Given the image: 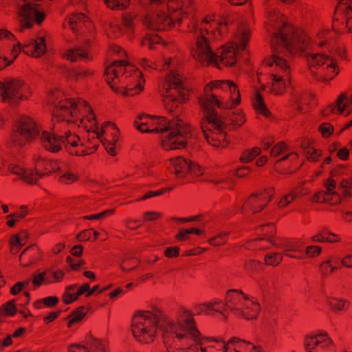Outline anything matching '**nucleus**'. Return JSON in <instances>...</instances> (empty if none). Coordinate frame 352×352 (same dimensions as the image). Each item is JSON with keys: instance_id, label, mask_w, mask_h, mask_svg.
I'll list each match as a JSON object with an SVG mask.
<instances>
[{"instance_id": "f257e3e1", "label": "nucleus", "mask_w": 352, "mask_h": 352, "mask_svg": "<svg viewBox=\"0 0 352 352\" xmlns=\"http://www.w3.org/2000/svg\"><path fill=\"white\" fill-rule=\"evenodd\" d=\"M268 24L274 30L271 41L273 54L265 60L271 68L268 86L271 93L282 94L289 85L290 66L285 54H302L307 58L311 69H315L316 76L323 81H329L339 73L336 56L346 58L342 48H334L331 43H326L327 31L318 32L312 41L302 30L287 23L285 16L279 12L272 11L268 15Z\"/></svg>"}, {"instance_id": "f03ea898", "label": "nucleus", "mask_w": 352, "mask_h": 352, "mask_svg": "<svg viewBox=\"0 0 352 352\" xmlns=\"http://www.w3.org/2000/svg\"><path fill=\"white\" fill-rule=\"evenodd\" d=\"M226 27L212 16H207L200 23L193 25L191 30L195 45L192 50L195 59L202 65H212L217 67L220 63L232 66L236 62V54L239 50H245L250 39V30L246 23H239L232 41L223 46L215 54L211 49L210 43L216 40Z\"/></svg>"}, {"instance_id": "7ed1b4c3", "label": "nucleus", "mask_w": 352, "mask_h": 352, "mask_svg": "<svg viewBox=\"0 0 352 352\" xmlns=\"http://www.w3.org/2000/svg\"><path fill=\"white\" fill-rule=\"evenodd\" d=\"M201 108L206 112L201 124L207 142L218 147L224 138L226 124L217 113L214 107L220 109H232L241 102V94L236 83L230 80H214L207 84L199 98Z\"/></svg>"}, {"instance_id": "20e7f679", "label": "nucleus", "mask_w": 352, "mask_h": 352, "mask_svg": "<svg viewBox=\"0 0 352 352\" xmlns=\"http://www.w3.org/2000/svg\"><path fill=\"white\" fill-rule=\"evenodd\" d=\"M135 128L142 133L161 135L162 145L166 151L186 148L189 153L199 151V146L193 144L190 126L182 119L171 122L162 116L140 115L134 121Z\"/></svg>"}, {"instance_id": "39448f33", "label": "nucleus", "mask_w": 352, "mask_h": 352, "mask_svg": "<svg viewBox=\"0 0 352 352\" xmlns=\"http://www.w3.org/2000/svg\"><path fill=\"white\" fill-rule=\"evenodd\" d=\"M158 3L155 12L145 19L144 23L153 30H166L191 14L193 0H151Z\"/></svg>"}, {"instance_id": "423d86ee", "label": "nucleus", "mask_w": 352, "mask_h": 352, "mask_svg": "<svg viewBox=\"0 0 352 352\" xmlns=\"http://www.w3.org/2000/svg\"><path fill=\"white\" fill-rule=\"evenodd\" d=\"M106 81L116 92L128 96L140 93L144 80L140 71L124 60L113 61L105 70Z\"/></svg>"}, {"instance_id": "0eeeda50", "label": "nucleus", "mask_w": 352, "mask_h": 352, "mask_svg": "<svg viewBox=\"0 0 352 352\" xmlns=\"http://www.w3.org/2000/svg\"><path fill=\"white\" fill-rule=\"evenodd\" d=\"M94 114L91 107L82 99L60 101L54 111V120L75 124L85 129L87 115Z\"/></svg>"}, {"instance_id": "6e6552de", "label": "nucleus", "mask_w": 352, "mask_h": 352, "mask_svg": "<svg viewBox=\"0 0 352 352\" xmlns=\"http://www.w3.org/2000/svg\"><path fill=\"white\" fill-rule=\"evenodd\" d=\"M163 103L168 112H173L179 104L187 100L182 78L177 72L171 70L165 78L163 85Z\"/></svg>"}, {"instance_id": "1a4fd4ad", "label": "nucleus", "mask_w": 352, "mask_h": 352, "mask_svg": "<svg viewBox=\"0 0 352 352\" xmlns=\"http://www.w3.org/2000/svg\"><path fill=\"white\" fill-rule=\"evenodd\" d=\"M87 121L88 124H85V129L88 133H92L96 135L107 153L118 151L116 142L118 140L119 131L113 123L107 122L99 126L94 114L87 115Z\"/></svg>"}, {"instance_id": "9d476101", "label": "nucleus", "mask_w": 352, "mask_h": 352, "mask_svg": "<svg viewBox=\"0 0 352 352\" xmlns=\"http://www.w3.org/2000/svg\"><path fill=\"white\" fill-rule=\"evenodd\" d=\"M32 89L29 85L20 78H6L0 80V97L2 102L9 104H17L30 98Z\"/></svg>"}, {"instance_id": "9b49d317", "label": "nucleus", "mask_w": 352, "mask_h": 352, "mask_svg": "<svg viewBox=\"0 0 352 352\" xmlns=\"http://www.w3.org/2000/svg\"><path fill=\"white\" fill-rule=\"evenodd\" d=\"M38 133V127L34 119L29 116L22 118L17 126L16 131L12 135L11 141L8 146L17 151L19 148L26 145V143L33 140Z\"/></svg>"}, {"instance_id": "f8f14e48", "label": "nucleus", "mask_w": 352, "mask_h": 352, "mask_svg": "<svg viewBox=\"0 0 352 352\" xmlns=\"http://www.w3.org/2000/svg\"><path fill=\"white\" fill-rule=\"evenodd\" d=\"M187 313L188 317L184 319L183 322H178L181 329L184 330V333H178L175 325L173 331L168 333L162 332V337L165 344L168 342L166 339L168 338V334L171 333L173 335L175 333L177 338L186 342L187 345L195 342L199 344V345H203L201 334L196 327L192 314L189 311H187Z\"/></svg>"}, {"instance_id": "ddd939ff", "label": "nucleus", "mask_w": 352, "mask_h": 352, "mask_svg": "<svg viewBox=\"0 0 352 352\" xmlns=\"http://www.w3.org/2000/svg\"><path fill=\"white\" fill-rule=\"evenodd\" d=\"M132 318L144 324H149V326H154L164 333L172 332L175 330L174 321L166 317L159 309H155V313L150 311H138Z\"/></svg>"}, {"instance_id": "4468645a", "label": "nucleus", "mask_w": 352, "mask_h": 352, "mask_svg": "<svg viewBox=\"0 0 352 352\" xmlns=\"http://www.w3.org/2000/svg\"><path fill=\"white\" fill-rule=\"evenodd\" d=\"M275 194L273 187L264 189L261 192L252 193L241 206V212L245 215L255 214L262 211L272 200Z\"/></svg>"}, {"instance_id": "2eb2a0df", "label": "nucleus", "mask_w": 352, "mask_h": 352, "mask_svg": "<svg viewBox=\"0 0 352 352\" xmlns=\"http://www.w3.org/2000/svg\"><path fill=\"white\" fill-rule=\"evenodd\" d=\"M158 328L144 324L133 319L131 320V331L134 338L139 342L148 344L153 342Z\"/></svg>"}, {"instance_id": "dca6fc26", "label": "nucleus", "mask_w": 352, "mask_h": 352, "mask_svg": "<svg viewBox=\"0 0 352 352\" xmlns=\"http://www.w3.org/2000/svg\"><path fill=\"white\" fill-rule=\"evenodd\" d=\"M304 346L307 352H314V350L318 352L320 348L333 347L334 343L324 331L315 335L305 336Z\"/></svg>"}, {"instance_id": "f3484780", "label": "nucleus", "mask_w": 352, "mask_h": 352, "mask_svg": "<svg viewBox=\"0 0 352 352\" xmlns=\"http://www.w3.org/2000/svg\"><path fill=\"white\" fill-rule=\"evenodd\" d=\"M54 131L52 133L44 131L41 135V142L43 146L47 151L56 153L61 149L63 144L61 135H58V132H60V127L58 124H54Z\"/></svg>"}, {"instance_id": "a211bd4d", "label": "nucleus", "mask_w": 352, "mask_h": 352, "mask_svg": "<svg viewBox=\"0 0 352 352\" xmlns=\"http://www.w3.org/2000/svg\"><path fill=\"white\" fill-rule=\"evenodd\" d=\"M122 23L124 27V30L121 27V23L119 21L111 20L109 21L105 29L107 36L110 38H118L124 34V32L129 34L133 31V22L130 16H124Z\"/></svg>"}, {"instance_id": "6ab92c4d", "label": "nucleus", "mask_w": 352, "mask_h": 352, "mask_svg": "<svg viewBox=\"0 0 352 352\" xmlns=\"http://www.w3.org/2000/svg\"><path fill=\"white\" fill-rule=\"evenodd\" d=\"M336 15L342 18L341 23L349 32L352 31V0H340Z\"/></svg>"}, {"instance_id": "aec40b11", "label": "nucleus", "mask_w": 352, "mask_h": 352, "mask_svg": "<svg viewBox=\"0 0 352 352\" xmlns=\"http://www.w3.org/2000/svg\"><path fill=\"white\" fill-rule=\"evenodd\" d=\"M290 155H283L281 158L277 160L274 163V169L280 174H292L296 173L303 164L304 160H300L298 155L290 160L291 165L289 166H282V163L287 162Z\"/></svg>"}, {"instance_id": "412c9836", "label": "nucleus", "mask_w": 352, "mask_h": 352, "mask_svg": "<svg viewBox=\"0 0 352 352\" xmlns=\"http://www.w3.org/2000/svg\"><path fill=\"white\" fill-rule=\"evenodd\" d=\"M34 160L35 170L37 171V175L40 177L48 175L59 168L56 162L46 157L42 158L38 156L37 158H34Z\"/></svg>"}, {"instance_id": "4be33fe9", "label": "nucleus", "mask_w": 352, "mask_h": 352, "mask_svg": "<svg viewBox=\"0 0 352 352\" xmlns=\"http://www.w3.org/2000/svg\"><path fill=\"white\" fill-rule=\"evenodd\" d=\"M61 138L63 144H65L67 151L70 154H78L84 152L83 145L80 142V138L76 134L68 131L61 135Z\"/></svg>"}, {"instance_id": "5701e85b", "label": "nucleus", "mask_w": 352, "mask_h": 352, "mask_svg": "<svg viewBox=\"0 0 352 352\" xmlns=\"http://www.w3.org/2000/svg\"><path fill=\"white\" fill-rule=\"evenodd\" d=\"M352 111L351 103L346 100L344 95H341L337 100L336 104L334 107L330 106L323 111V116L329 117L331 113H340L348 116Z\"/></svg>"}, {"instance_id": "b1692460", "label": "nucleus", "mask_w": 352, "mask_h": 352, "mask_svg": "<svg viewBox=\"0 0 352 352\" xmlns=\"http://www.w3.org/2000/svg\"><path fill=\"white\" fill-rule=\"evenodd\" d=\"M25 49L23 52L34 57L42 56L46 51V45L43 37L31 39L23 45Z\"/></svg>"}, {"instance_id": "393cba45", "label": "nucleus", "mask_w": 352, "mask_h": 352, "mask_svg": "<svg viewBox=\"0 0 352 352\" xmlns=\"http://www.w3.org/2000/svg\"><path fill=\"white\" fill-rule=\"evenodd\" d=\"M9 43L12 45L10 55L6 56L2 52L0 53V70L11 65L22 51L23 45L20 42L15 40Z\"/></svg>"}, {"instance_id": "a878e982", "label": "nucleus", "mask_w": 352, "mask_h": 352, "mask_svg": "<svg viewBox=\"0 0 352 352\" xmlns=\"http://www.w3.org/2000/svg\"><path fill=\"white\" fill-rule=\"evenodd\" d=\"M170 161L173 166V173L179 177H184L188 173L190 169V160H187L182 155H177L175 158L170 159Z\"/></svg>"}, {"instance_id": "bb28decb", "label": "nucleus", "mask_w": 352, "mask_h": 352, "mask_svg": "<svg viewBox=\"0 0 352 352\" xmlns=\"http://www.w3.org/2000/svg\"><path fill=\"white\" fill-rule=\"evenodd\" d=\"M241 294H243V291L241 289H229L226 295L223 311H226V307L230 310L236 307L241 306L242 304Z\"/></svg>"}, {"instance_id": "cd10ccee", "label": "nucleus", "mask_w": 352, "mask_h": 352, "mask_svg": "<svg viewBox=\"0 0 352 352\" xmlns=\"http://www.w3.org/2000/svg\"><path fill=\"white\" fill-rule=\"evenodd\" d=\"M64 56L71 61H76L80 59H89V54L85 47H78L76 48L69 49L64 54Z\"/></svg>"}, {"instance_id": "c85d7f7f", "label": "nucleus", "mask_w": 352, "mask_h": 352, "mask_svg": "<svg viewBox=\"0 0 352 352\" xmlns=\"http://www.w3.org/2000/svg\"><path fill=\"white\" fill-rule=\"evenodd\" d=\"M26 254H30L33 256L32 260L29 261L27 263H21L23 267H29L32 263L34 260L38 259L41 257V251L40 248L36 245V243L32 244L28 247L25 248L21 253L19 256V261L22 260V257L25 256Z\"/></svg>"}, {"instance_id": "c756f323", "label": "nucleus", "mask_w": 352, "mask_h": 352, "mask_svg": "<svg viewBox=\"0 0 352 352\" xmlns=\"http://www.w3.org/2000/svg\"><path fill=\"white\" fill-rule=\"evenodd\" d=\"M87 17L82 13H76L71 15L68 19V25L74 33H76L79 29L87 23Z\"/></svg>"}, {"instance_id": "7c9ffc66", "label": "nucleus", "mask_w": 352, "mask_h": 352, "mask_svg": "<svg viewBox=\"0 0 352 352\" xmlns=\"http://www.w3.org/2000/svg\"><path fill=\"white\" fill-rule=\"evenodd\" d=\"M327 302L330 309L335 313L346 310L350 305L349 301L342 298H328Z\"/></svg>"}, {"instance_id": "2f4dec72", "label": "nucleus", "mask_w": 352, "mask_h": 352, "mask_svg": "<svg viewBox=\"0 0 352 352\" xmlns=\"http://www.w3.org/2000/svg\"><path fill=\"white\" fill-rule=\"evenodd\" d=\"M170 61V58H164V63L161 65L160 63H153L146 58H143L140 60L139 63L145 69L155 68V69L164 70L169 67Z\"/></svg>"}, {"instance_id": "473e14b6", "label": "nucleus", "mask_w": 352, "mask_h": 352, "mask_svg": "<svg viewBox=\"0 0 352 352\" xmlns=\"http://www.w3.org/2000/svg\"><path fill=\"white\" fill-rule=\"evenodd\" d=\"M252 104L257 113H261L265 117L270 116V112L266 107L263 102L262 96L258 91L255 92L254 96L252 99Z\"/></svg>"}, {"instance_id": "72a5a7b5", "label": "nucleus", "mask_w": 352, "mask_h": 352, "mask_svg": "<svg viewBox=\"0 0 352 352\" xmlns=\"http://www.w3.org/2000/svg\"><path fill=\"white\" fill-rule=\"evenodd\" d=\"M18 310L16 306L15 300H8L0 307V316L12 317L15 316Z\"/></svg>"}, {"instance_id": "f704fd0d", "label": "nucleus", "mask_w": 352, "mask_h": 352, "mask_svg": "<svg viewBox=\"0 0 352 352\" xmlns=\"http://www.w3.org/2000/svg\"><path fill=\"white\" fill-rule=\"evenodd\" d=\"M87 342L91 350L96 352H105L104 342L94 338L91 333L86 337Z\"/></svg>"}, {"instance_id": "c9c22d12", "label": "nucleus", "mask_w": 352, "mask_h": 352, "mask_svg": "<svg viewBox=\"0 0 352 352\" xmlns=\"http://www.w3.org/2000/svg\"><path fill=\"white\" fill-rule=\"evenodd\" d=\"M219 305H220V303L218 302H214V303L208 302H205L199 305L197 309L198 310V314H200L201 312H206V315H208L209 313L208 311H214L216 312H219L221 314H223V309H221L219 307Z\"/></svg>"}, {"instance_id": "e433bc0d", "label": "nucleus", "mask_w": 352, "mask_h": 352, "mask_svg": "<svg viewBox=\"0 0 352 352\" xmlns=\"http://www.w3.org/2000/svg\"><path fill=\"white\" fill-rule=\"evenodd\" d=\"M230 124L234 127H240L246 121L244 113L241 110H236L229 116Z\"/></svg>"}, {"instance_id": "4c0bfd02", "label": "nucleus", "mask_w": 352, "mask_h": 352, "mask_svg": "<svg viewBox=\"0 0 352 352\" xmlns=\"http://www.w3.org/2000/svg\"><path fill=\"white\" fill-rule=\"evenodd\" d=\"M324 192L327 193L326 195H323V199H322V203H328L331 205H337L341 203L342 198L339 193L336 191H330L324 190Z\"/></svg>"}, {"instance_id": "58836bf2", "label": "nucleus", "mask_w": 352, "mask_h": 352, "mask_svg": "<svg viewBox=\"0 0 352 352\" xmlns=\"http://www.w3.org/2000/svg\"><path fill=\"white\" fill-rule=\"evenodd\" d=\"M260 311V305L257 302L251 301V307L245 308V320H250L256 318Z\"/></svg>"}, {"instance_id": "ea45409f", "label": "nucleus", "mask_w": 352, "mask_h": 352, "mask_svg": "<svg viewBox=\"0 0 352 352\" xmlns=\"http://www.w3.org/2000/svg\"><path fill=\"white\" fill-rule=\"evenodd\" d=\"M107 6L112 10H122L126 8L129 0H104Z\"/></svg>"}, {"instance_id": "a19ab883", "label": "nucleus", "mask_w": 352, "mask_h": 352, "mask_svg": "<svg viewBox=\"0 0 352 352\" xmlns=\"http://www.w3.org/2000/svg\"><path fill=\"white\" fill-rule=\"evenodd\" d=\"M115 209L110 208L105 210L101 212L94 214L91 215H86L82 217L85 220H100L106 218L107 217L111 216L114 214Z\"/></svg>"}, {"instance_id": "79ce46f5", "label": "nucleus", "mask_w": 352, "mask_h": 352, "mask_svg": "<svg viewBox=\"0 0 352 352\" xmlns=\"http://www.w3.org/2000/svg\"><path fill=\"white\" fill-rule=\"evenodd\" d=\"M229 233L222 232L208 239V242L213 246L223 245L228 240Z\"/></svg>"}, {"instance_id": "37998d69", "label": "nucleus", "mask_w": 352, "mask_h": 352, "mask_svg": "<svg viewBox=\"0 0 352 352\" xmlns=\"http://www.w3.org/2000/svg\"><path fill=\"white\" fill-rule=\"evenodd\" d=\"M174 188H175V186H173L168 187V188H161L160 190H155V191L150 190V191H148L146 193H145L138 200L143 201V200H146L147 199L151 198V197H157V196H160V195H163V194H164L166 192H170Z\"/></svg>"}, {"instance_id": "c03bdc74", "label": "nucleus", "mask_w": 352, "mask_h": 352, "mask_svg": "<svg viewBox=\"0 0 352 352\" xmlns=\"http://www.w3.org/2000/svg\"><path fill=\"white\" fill-rule=\"evenodd\" d=\"M39 178L41 177L37 175V171L34 173L32 170L26 169L25 173L22 175L21 179L29 184L33 185L36 184Z\"/></svg>"}, {"instance_id": "a18cd8bd", "label": "nucleus", "mask_w": 352, "mask_h": 352, "mask_svg": "<svg viewBox=\"0 0 352 352\" xmlns=\"http://www.w3.org/2000/svg\"><path fill=\"white\" fill-rule=\"evenodd\" d=\"M85 309V307L82 305L77 307L74 311H72L70 314L65 318V320L74 318L77 322L81 321L87 315V312L84 311Z\"/></svg>"}, {"instance_id": "49530a36", "label": "nucleus", "mask_w": 352, "mask_h": 352, "mask_svg": "<svg viewBox=\"0 0 352 352\" xmlns=\"http://www.w3.org/2000/svg\"><path fill=\"white\" fill-rule=\"evenodd\" d=\"M263 263L255 259L246 260L244 263V270L248 272H256L261 268Z\"/></svg>"}, {"instance_id": "de8ad7c7", "label": "nucleus", "mask_w": 352, "mask_h": 352, "mask_svg": "<svg viewBox=\"0 0 352 352\" xmlns=\"http://www.w3.org/2000/svg\"><path fill=\"white\" fill-rule=\"evenodd\" d=\"M283 260V256L279 253L273 254H266L265 256V263L267 265H278Z\"/></svg>"}, {"instance_id": "09e8293b", "label": "nucleus", "mask_w": 352, "mask_h": 352, "mask_svg": "<svg viewBox=\"0 0 352 352\" xmlns=\"http://www.w3.org/2000/svg\"><path fill=\"white\" fill-rule=\"evenodd\" d=\"M262 231L264 232L263 235L268 237V239H271L274 237L276 234V228L274 223H268L261 226Z\"/></svg>"}, {"instance_id": "8fccbe9b", "label": "nucleus", "mask_w": 352, "mask_h": 352, "mask_svg": "<svg viewBox=\"0 0 352 352\" xmlns=\"http://www.w3.org/2000/svg\"><path fill=\"white\" fill-rule=\"evenodd\" d=\"M79 179V177L78 175H76L73 173L66 172L61 176H60L58 180L61 183H64L66 184H72Z\"/></svg>"}, {"instance_id": "3c124183", "label": "nucleus", "mask_w": 352, "mask_h": 352, "mask_svg": "<svg viewBox=\"0 0 352 352\" xmlns=\"http://www.w3.org/2000/svg\"><path fill=\"white\" fill-rule=\"evenodd\" d=\"M322 252V248L318 245H309L305 248V254L308 257L315 258L318 256Z\"/></svg>"}, {"instance_id": "603ef678", "label": "nucleus", "mask_w": 352, "mask_h": 352, "mask_svg": "<svg viewBox=\"0 0 352 352\" xmlns=\"http://www.w3.org/2000/svg\"><path fill=\"white\" fill-rule=\"evenodd\" d=\"M45 275H46L45 272H40L37 274H36L34 273L32 274V283L34 285V286H35L36 287H39L43 283H45Z\"/></svg>"}, {"instance_id": "864d4df0", "label": "nucleus", "mask_w": 352, "mask_h": 352, "mask_svg": "<svg viewBox=\"0 0 352 352\" xmlns=\"http://www.w3.org/2000/svg\"><path fill=\"white\" fill-rule=\"evenodd\" d=\"M326 232L322 231L318 232V234L314 235L311 237V241L314 243H324L327 242L330 243H333L335 241L334 239H331L328 238H325Z\"/></svg>"}, {"instance_id": "5fc2aeb1", "label": "nucleus", "mask_w": 352, "mask_h": 352, "mask_svg": "<svg viewBox=\"0 0 352 352\" xmlns=\"http://www.w3.org/2000/svg\"><path fill=\"white\" fill-rule=\"evenodd\" d=\"M79 297L80 295L76 292L74 294L64 292L62 296V300L65 305H70L76 301Z\"/></svg>"}, {"instance_id": "6e6d98bb", "label": "nucleus", "mask_w": 352, "mask_h": 352, "mask_svg": "<svg viewBox=\"0 0 352 352\" xmlns=\"http://www.w3.org/2000/svg\"><path fill=\"white\" fill-rule=\"evenodd\" d=\"M162 217V214L159 212L155 211H147L143 214V221H152L160 219Z\"/></svg>"}, {"instance_id": "4d7b16f0", "label": "nucleus", "mask_w": 352, "mask_h": 352, "mask_svg": "<svg viewBox=\"0 0 352 352\" xmlns=\"http://www.w3.org/2000/svg\"><path fill=\"white\" fill-rule=\"evenodd\" d=\"M179 250L180 249L178 246L168 247L165 249L164 254L169 258H177L179 256Z\"/></svg>"}, {"instance_id": "13d9d810", "label": "nucleus", "mask_w": 352, "mask_h": 352, "mask_svg": "<svg viewBox=\"0 0 352 352\" xmlns=\"http://www.w3.org/2000/svg\"><path fill=\"white\" fill-rule=\"evenodd\" d=\"M92 230H94L93 228H89L80 232L76 236V240L80 242L89 241L91 236Z\"/></svg>"}, {"instance_id": "bf43d9fd", "label": "nucleus", "mask_w": 352, "mask_h": 352, "mask_svg": "<svg viewBox=\"0 0 352 352\" xmlns=\"http://www.w3.org/2000/svg\"><path fill=\"white\" fill-rule=\"evenodd\" d=\"M16 40L14 35L10 31L6 29H0V42L8 41L12 42ZM1 52L0 51V53Z\"/></svg>"}, {"instance_id": "052dcab7", "label": "nucleus", "mask_w": 352, "mask_h": 352, "mask_svg": "<svg viewBox=\"0 0 352 352\" xmlns=\"http://www.w3.org/2000/svg\"><path fill=\"white\" fill-rule=\"evenodd\" d=\"M204 217L203 214H198L189 217H172L171 219L175 221H179L181 223H187L191 221H201Z\"/></svg>"}, {"instance_id": "680f3d73", "label": "nucleus", "mask_w": 352, "mask_h": 352, "mask_svg": "<svg viewBox=\"0 0 352 352\" xmlns=\"http://www.w3.org/2000/svg\"><path fill=\"white\" fill-rule=\"evenodd\" d=\"M189 166H190V169H189L188 173L196 176H200L204 174L203 168L199 164L191 160Z\"/></svg>"}, {"instance_id": "e2e57ef3", "label": "nucleus", "mask_w": 352, "mask_h": 352, "mask_svg": "<svg viewBox=\"0 0 352 352\" xmlns=\"http://www.w3.org/2000/svg\"><path fill=\"white\" fill-rule=\"evenodd\" d=\"M25 242L21 243V237L18 234L12 235L9 239V246L21 248L23 246L25 245Z\"/></svg>"}, {"instance_id": "0e129e2a", "label": "nucleus", "mask_w": 352, "mask_h": 352, "mask_svg": "<svg viewBox=\"0 0 352 352\" xmlns=\"http://www.w3.org/2000/svg\"><path fill=\"white\" fill-rule=\"evenodd\" d=\"M43 305L47 307H54L59 302V298L56 296H50L43 298Z\"/></svg>"}, {"instance_id": "69168bd1", "label": "nucleus", "mask_w": 352, "mask_h": 352, "mask_svg": "<svg viewBox=\"0 0 352 352\" xmlns=\"http://www.w3.org/2000/svg\"><path fill=\"white\" fill-rule=\"evenodd\" d=\"M207 250V248H202L201 247H197L193 249H190L189 250H186L183 252V256H197L200 255Z\"/></svg>"}, {"instance_id": "338daca9", "label": "nucleus", "mask_w": 352, "mask_h": 352, "mask_svg": "<svg viewBox=\"0 0 352 352\" xmlns=\"http://www.w3.org/2000/svg\"><path fill=\"white\" fill-rule=\"evenodd\" d=\"M62 313L60 309H57L56 311L50 313L47 316L43 318L44 322L47 324L58 318Z\"/></svg>"}, {"instance_id": "774afa93", "label": "nucleus", "mask_w": 352, "mask_h": 352, "mask_svg": "<svg viewBox=\"0 0 352 352\" xmlns=\"http://www.w3.org/2000/svg\"><path fill=\"white\" fill-rule=\"evenodd\" d=\"M333 126L329 123H323L320 126V131L323 137H329L333 132Z\"/></svg>"}]
</instances>
